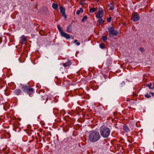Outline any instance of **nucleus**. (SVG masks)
<instances>
[{"instance_id": "nucleus-16", "label": "nucleus", "mask_w": 154, "mask_h": 154, "mask_svg": "<svg viewBox=\"0 0 154 154\" xmlns=\"http://www.w3.org/2000/svg\"><path fill=\"white\" fill-rule=\"evenodd\" d=\"M96 11V9L94 8H91L89 9V12L90 13H94Z\"/></svg>"}, {"instance_id": "nucleus-33", "label": "nucleus", "mask_w": 154, "mask_h": 154, "mask_svg": "<svg viewBox=\"0 0 154 154\" xmlns=\"http://www.w3.org/2000/svg\"><path fill=\"white\" fill-rule=\"evenodd\" d=\"M82 1H83V2H82V3H81V4L82 5H84V4H85V3H84L83 2L85 1H84L83 0H82Z\"/></svg>"}, {"instance_id": "nucleus-31", "label": "nucleus", "mask_w": 154, "mask_h": 154, "mask_svg": "<svg viewBox=\"0 0 154 154\" xmlns=\"http://www.w3.org/2000/svg\"><path fill=\"white\" fill-rule=\"evenodd\" d=\"M80 11H81V13H82L83 12V10L82 9V8H80Z\"/></svg>"}, {"instance_id": "nucleus-14", "label": "nucleus", "mask_w": 154, "mask_h": 154, "mask_svg": "<svg viewBox=\"0 0 154 154\" xmlns=\"http://www.w3.org/2000/svg\"><path fill=\"white\" fill-rule=\"evenodd\" d=\"M58 5L57 4L53 3L52 5V7L54 9H56L58 8Z\"/></svg>"}, {"instance_id": "nucleus-39", "label": "nucleus", "mask_w": 154, "mask_h": 154, "mask_svg": "<svg viewBox=\"0 0 154 154\" xmlns=\"http://www.w3.org/2000/svg\"><path fill=\"white\" fill-rule=\"evenodd\" d=\"M153 87H152V89H153L154 88V83H153Z\"/></svg>"}, {"instance_id": "nucleus-19", "label": "nucleus", "mask_w": 154, "mask_h": 154, "mask_svg": "<svg viewBox=\"0 0 154 154\" xmlns=\"http://www.w3.org/2000/svg\"><path fill=\"white\" fill-rule=\"evenodd\" d=\"M97 22H98L99 24L100 25L104 23V20L102 19H101L100 20H98Z\"/></svg>"}, {"instance_id": "nucleus-17", "label": "nucleus", "mask_w": 154, "mask_h": 154, "mask_svg": "<svg viewBox=\"0 0 154 154\" xmlns=\"http://www.w3.org/2000/svg\"><path fill=\"white\" fill-rule=\"evenodd\" d=\"M108 39L107 36H102L101 39L104 42H105Z\"/></svg>"}, {"instance_id": "nucleus-22", "label": "nucleus", "mask_w": 154, "mask_h": 154, "mask_svg": "<svg viewBox=\"0 0 154 154\" xmlns=\"http://www.w3.org/2000/svg\"><path fill=\"white\" fill-rule=\"evenodd\" d=\"M100 47L101 48H102V49L104 48H105V45L103 43L101 44L100 45Z\"/></svg>"}, {"instance_id": "nucleus-37", "label": "nucleus", "mask_w": 154, "mask_h": 154, "mask_svg": "<svg viewBox=\"0 0 154 154\" xmlns=\"http://www.w3.org/2000/svg\"><path fill=\"white\" fill-rule=\"evenodd\" d=\"M77 40H74V43H77Z\"/></svg>"}, {"instance_id": "nucleus-32", "label": "nucleus", "mask_w": 154, "mask_h": 154, "mask_svg": "<svg viewBox=\"0 0 154 154\" xmlns=\"http://www.w3.org/2000/svg\"><path fill=\"white\" fill-rule=\"evenodd\" d=\"M133 96H137V94H136V93H134V92H133Z\"/></svg>"}, {"instance_id": "nucleus-35", "label": "nucleus", "mask_w": 154, "mask_h": 154, "mask_svg": "<svg viewBox=\"0 0 154 154\" xmlns=\"http://www.w3.org/2000/svg\"><path fill=\"white\" fill-rule=\"evenodd\" d=\"M150 94H152V96H154V93H153V92H152V93H150Z\"/></svg>"}, {"instance_id": "nucleus-15", "label": "nucleus", "mask_w": 154, "mask_h": 154, "mask_svg": "<svg viewBox=\"0 0 154 154\" xmlns=\"http://www.w3.org/2000/svg\"><path fill=\"white\" fill-rule=\"evenodd\" d=\"M60 13L65 12V8H63L62 7H60Z\"/></svg>"}, {"instance_id": "nucleus-25", "label": "nucleus", "mask_w": 154, "mask_h": 154, "mask_svg": "<svg viewBox=\"0 0 154 154\" xmlns=\"http://www.w3.org/2000/svg\"><path fill=\"white\" fill-rule=\"evenodd\" d=\"M139 50L142 53H143L144 51V49L142 48L141 47L139 48Z\"/></svg>"}, {"instance_id": "nucleus-24", "label": "nucleus", "mask_w": 154, "mask_h": 154, "mask_svg": "<svg viewBox=\"0 0 154 154\" xmlns=\"http://www.w3.org/2000/svg\"><path fill=\"white\" fill-rule=\"evenodd\" d=\"M87 18H88V17H87V16H84L82 20V21H81L82 22H84L85 20L87 19Z\"/></svg>"}, {"instance_id": "nucleus-8", "label": "nucleus", "mask_w": 154, "mask_h": 154, "mask_svg": "<svg viewBox=\"0 0 154 154\" xmlns=\"http://www.w3.org/2000/svg\"><path fill=\"white\" fill-rule=\"evenodd\" d=\"M60 35L61 36L66 38L67 39L69 38L70 37L69 35L63 32H62Z\"/></svg>"}, {"instance_id": "nucleus-20", "label": "nucleus", "mask_w": 154, "mask_h": 154, "mask_svg": "<svg viewBox=\"0 0 154 154\" xmlns=\"http://www.w3.org/2000/svg\"><path fill=\"white\" fill-rule=\"evenodd\" d=\"M39 33L40 34L42 35H44V32L43 30H41L39 31Z\"/></svg>"}, {"instance_id": "nucleus-29", "label": "nucleus", "mask_w": 154, "mask_h": 154, "mask_svg": "<svg viewBox=\"0 0 154 154\" xmlns=\"http://www.w3.org/2000/svg\"><path fill=\"white\" fill-rule=\"evenodd\" d=\"M112 19V17H110L109 18L107 19V21L108 22H110L111 20Z\"/></svg>"}, {"instance_id": "nucleus-13", "label": "nucleus", "mask_w": 154, "mask_h": 154, "mask_svg": "<svg viewBox=\"0 0 154 154\" xmlns=\"http://www.w3.org/2000/svg\"><path fill=\"white\" fill-rule=\"evenodd\" d=\"M72 64L71 62L70 61H68L63 64V66L65 67L69 66Z\"/></svg>"}, {"instance_id": "nucleus-38", "label": "nucleus", "mask_w": 154, "mask_h": 154, "mask_svg": "<svg viewBox=\"0 0 154 154\" xmlns=\"http://www.w3.org/2000/svg\"><path fill=\"white\" fill-rule=\"evenodd\" d=\"M46 11L47 13L49 12L48 11V9L47 8H46Z\"/></svg>"}, {"instance_id": "nucleus-26", "label": "nucleus", "mask_w": 154, "mask_h": 154, "mask_svg": "<svg viewBox=\"0 0 154 154\" xmlns=\"http://www.w3.org/2000/svg\"><path fill=\"white\" fill-rule=\"evenodd\" d=\"M65 12L62 13V16L64 17L65 19H66L67 18V16L65 14Z\"/></svg>"}, {"instance_id": "nucleus-23", "label": "nucleus", "mask_w": 154, "mask_h": 154, "mask_svg": "<svg viewBox=\"0 0 154 154\" xmlns=\"http://www.w3.org/2000/svg\"><path fill=\"white\" fill-rule=\"evenodd\" d=\"M146 85L150 89H152V87L151 86H152V84L151 83H150L149 84H146Z\"/></svg>"}, {"instance_id": "nucleus-28", "label": "nucleus", "mask_w": 154, "mask_h": 154, "mask_svg": "<svg viewBox=\"0 0 154 154\" xmlns=\"http://www.w3.org/2000/svg\"><path fill=\"white\" fill-rule=\"evenodd\" d=\"M145 97L147 98H149L151 96L149 94H145Z\"/></svg>"}, {"instance_id": "nucleus-7", "label": "nucleus", "mask_w": 154, "mask_h": 154, "mask_svg": "<svg viewBox=\"0 0 154 154\" xmlns=\"http://www.w3.org/2000/svg\"><path fill=\"white\" fill-rule=\"evenodd\" d=\"M48 99L47 96L46 95H44L42 96L41 98L40 99V100L41 102L45 103Z\"/></svg>"}, {"instance_id": "nucleus-1", "label": "nucleus", "mask_w": 154, "mask_h": 154, "mask_svg": "<svg viewBox=\"0 0 154 154\" xmlns=\"http://www.w3.org/2000/svg\"><path fill=\"white\" fill-rule=\"evenodd\" d=\"M100 137L98 132L92 131L89 132L88 140L91 142H95L98 140Z\"/></svg>"}, {"instance_id": "nucleus-44", "label": "nucleus", "mask_w": 154, "mask_h": 154, "mask_svg": "<svg viewBox=\"0 0 154 154\" xmlns=\"http://www.w3.org/2000/svg\"><path fill=\"white\" fill-rule=\"evenodd\" d=\"M146 80L145 81V82H146Z\"/></svg>"}, {"instance_id": "nucleus-40", "label": "nucleus", "mask_w": 154, "mask_h": 154, "mask_svg": "<svg viewBox=\"0 0 154 154\" xmlns=\"http://www.w3.org/2000/svg\"><path fill=\"white\" fill-rule=\"evenodd\" d=\"M107 6L108 7H110V5H109V4H108V5H107Z\"/></svg>"}, {"instance_id": "nucleus-4", "label": "nucleus", "mask_w": 154, "mask_h": 154, "mask_svg": "<svg viewBox=\"0 0 154 154\" xmlns=\"http://www.w3.org/2000/svg\"><path fill=\"white\" fill-rule=\"evenodd\" d=\"M114 29V28L112 26H109L108 27V35L110 37H112L114 35H118V32L117 30H115Z\"/></svg>"}, {"instance_id": "nucleus-42", "label": "nucleus", "mask_w": 154, "mask_h": 154, "mask_svg": "<svg viewBox=\"0 0 154 154\" xmlns=\"http://www.w3.org/2000/svg\"><path fill=\"white\" fill-rule=\"evenodd\" d=\"M73 22V20L72 21V23H72V22Z\"/></svg>"}, {"instance_id": "nucleus-18", "label": "nucleus", "mask_w": 154, "mask_h": 154, "mask_svg": "<svg viewBox=\"0 0 154 154\" xmlns=\"http://www.w3.org/2000/svg\"><path fill=\"white\" fill-rule=\"evenodd\" d=\"M57 27L58 28L59 31L60 32L61 34V32H63V29L62 28L60 27V25H58L57 26Z\"/></svg>"}, {"instance_id": "nucleus-2", "label": "nucleus", "mask_w": 154, "mask_h": 154, "mask_svg": "<svg viewBox=\"0 0 154 154\" xmlns=\"http://www.w3.org/2000/svg\"><path fill=\"white\" fill-rule=\"evenodd\" d=\"M100 135L104 138H107L110 135V130L108 127H101L100 129Z\"/></svg>"}, {"instance_id": "nucleus-3", "label": "nucleus", "mask_w": 154, "mask_h": 154, "mask_svg": "<svg viewBox=\"0 0 154 154\" xmlns=\"http://www.w3.org/2000/svg\"><path fill=\"white\" fill-rule=\"evenodd\" d=\"M21 87L22 89L24 92H27L30 97L32 96V93L34 91L33 88H29V87L27 85L24 86L23 85H21Z\"/></svg>"}, {"instance_id": "nucleus-41", "label": "nucleus", "mask_w": 154, "mask_h": 154, "mask_svg": "<svg viewBox=\"0 0 154 154\" xmlns=\"http://www.w3.org/2000/svg\"><path fill=\"white\" fill-rule=\"evenodd\" d=\"M129 99L128 98H127V100H126V101H129Z\"/></svg>"}, {"instance_id": "nucleus-12", "label": "nucleus", "mask_w": 154, "mask_h": 154, "mask_svg": "<svg viewBox=\"0 0 154 154\" xmlns=\"http://www.w3.org/2000/svg\"><path fill=\"white\" fill-rule=\"evenodd\" d=\"M14 93L17 95H19L21 94V91L20 89H16L14 91Z\"/></svg>"}, {"instance_id": "nucleus-11", "label": "nucleus", "mask_w": 154, "mask_h": 154, "mask_svg": "<svg viewBox=\"0 0 154 154\" xmlns=\"http://www.w3.org/2000/svg\"><path fill=\"white\" fill-rule=\"evenodd\" d=\"M123 130L125 132H127L129 131V129L127 125H125L123 126Z\"/></svg>"}, {"instance_id": "nucleus-5", "label": "nucleus", "mask_w": 154, "mask_h": 154, "mask_svg": "<svg viewBox=\"0 0 154 154\" xmlns=\"http://www.w3.org/2000/svg\"><path fill=\"white\" fill-rule=\"evenodd\" d=\"M132 20L134 22H136L140 20V17L137 14L133 13L131 16Z\"/></svg>"}, {"instance_id": "nucleus-21", "label": "nucleus", "mask_w": 154, "mask_h": 154, "mask_svg": "<svg viewBox=\"0 0 154 154\" xmlns=\"http://www.w3.org/2000/svg\"><path fill=\"white\" fill-rule=\"evenodd\" d=\"M112 4H113V3L112 2L110 3V4L111 5H112V6H111L109 8V10L111 11L113 10L114 8V6L112 5Z\"/></svg>"}, {"instance_id": "nucleus-30", "label": "nucleus", "mask_w": 154, "mask_h": 154, "mask_svg": "<svg viewBox=\"0 0 154 154\" xmlns=\"http://www.w3.org/2000/svg\"><path fill=\"white\" fill-rule=\"evenodd\" d=\"M80 13H81L80 10H78L76 12V14L78 15H79Z\"/></svg>"}, {"instance_id": "nucleus-6", "label": "nucleus", "mask_w": 154, "mask_h": 154, "mask_svg": "<svg viewBox=\"0 0 154 154\" xmlns=\"http://www.w3.org/2000/svg\"><path fill=\"white\" fill-rule=\"evenodd\" d=\"M103 10H100L98 11L96 15V17L100 19L103 16Z\"/></svg>"}, {"instance_id": "nucleus-34", "label": "nucleus", "mask_w": 154, "mask_h": 154, "mask_svg": "<svg viewBox=\"0 0 154 154\" xmlns=\"http://www.w3.org/2000/svg\"><path fill=\"white\" fill-rule=\"evenodd\" d=\"M121 146V145H120V144H117V146L118 147H120Z\"/></svg>"}, {"instance_id": "nucleus-43", "label": "nucleus", "mask_w": 154, "mask_h": 154, "mask_svg": "<svg viewBox=\"0 0 154 154\" xmlns=\"http://www.w3.org/2000/svg\"><path fill=\"white\" fill-rule=\"evenodd\" d=\"M56 77L57 79V77Z\"/></svg>"}, {"instance_id": "nucleus-36", "label": "nucleus", "mask_w": 154, "mask_h": 154, "mask_svg": "<svg viewBox=\"0 0 154 154\" xmlns=\"http://www.w3.org/2000/svg\"><path fill=\"white\" fill-rule=\"evenodd\" d=\"M76 45H80V43L79 42H77L76 43Z\"/></svg>"}, {"instance_id": "nucleus-10", "label": "nucleus", "mask_w": 154, "mask_h": 154, "mask_svg": "<svg viewBox=\"0 0 154 154\" xmlns=\"http://www.w3.org/2000/svg\"><path fill=\"white\" fill-rule=\"evenodd\" d=\"M72 23H71V24L69 25L68 26L67 29H66V31L68 32H72Z\"/></svg>"}, {"instance_id": "nucleus-27", "label": "nucleus", "mask_w": 154, "mask_h": 154, "mask_svg": "<svg viewBox=\"0 0 154 154\" xmlns=\"http://www.w3.org/2000/svg\"><path fill=\"white\" fill-rule=\"evenodd\" d=\"M65 12L62 13V16L64 17L65 19H66L67 18V16L65 14Z\"/></svg>"}, {"instance_id": "nucleus-9", "label": "nucleus", "mask_w": 154, "mask_h": 154, "mask_svg": "<svg viewBox=\"0 0 154 154\" xmlns=\"http://www.w3.org/2000/svg\"><path fill=\"white\" fill-rule=\"evenodd\" d=\"M21 39L20 40V42L22 45L23 44V42L26 40V37L24 35H22L21 37Z\"/></svg>"}]
</instances>
